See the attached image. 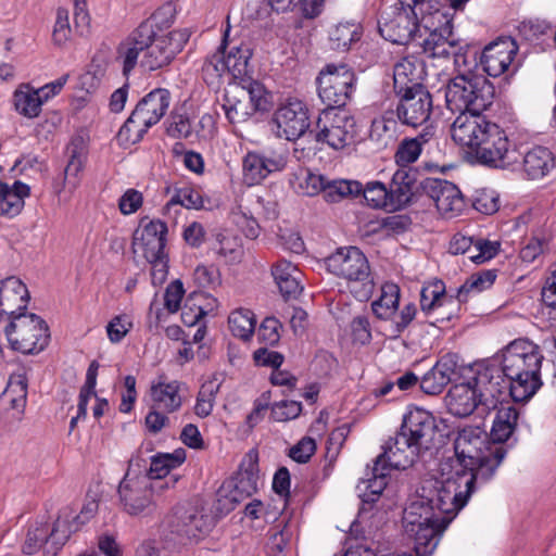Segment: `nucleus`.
Masks as SVG:
<instances>
[{
	"label": "nucleus",
	"mask_w": 556,
	"mask_h": 556,
	"mask_svg": "<svg viewBox=\"0 0 556 556\" xmlns=\"http://www.w3.org/2000/svg\"><path fill=\"white\" fill-rule=\"evenodd\" d=\"M544 355L528 339H516L493 357L478 363V383L484 396H510L515 402L532 397L542 386Z\"/></svg>",
	"instance_id": "1"
},
{
	"label": "nucleus",
	"mask_w": 556,
	"mask_h": 556,
	"mask_svg": "<svg viewBox=\"0 0 556 556\" xmlns=\"http://www.w3.org/2000/svg\"><path fill=\"white\" fill-rule=\"evenodd\" d=\"M486 483H480L470 471L458 470L452 462L442 460L437 472L424 481L419 496L412 503L431 508L444 523H451L467 504L471 494Z\"/></svg>",
	"instance_id": "2"
},
{
	"label": "nucleus",
	"mask_w": 556,
	"mask_h": 556,
	"mask_svg": "<svg viewBox=\"0 0 556 556\" xmlns=\"http://www.w3.org/2000/svg\"><path fill=\"white\" fill-rule=\"evenodd\" d=\"M455 458L452 462L460 471H470L480 480L488 483L504 460L507 450L504 445L491 442L486 432L478 426H469L458 431L454 442Z\"/></svg>",
	"instance_id": "3"
},
{
	"label": "nucleus",
	"mask_w": 556,
	"mask_h": 556,
	"mask_svg": "<svg viewBox=\"0 0 556 556\" xmlns=\"http://www.w3.org/2000/svg\"><path fill=\"white\" fill-rule=\"evenodd\" d=\"M419 7L421 26L427 33L421 47L425 55H443L453 47L452 28L454 12L464 4L454 5L451 0H404Z\"/></svg>",
	"instance_id": "4"
},
{
	"label": "nucleus",
	"mask_w": 556,
	"mask_h": 556,
	"mask_svg": "<svg viewBox=\"0 0 556 556\" xmlns=\"http://www.w3.org/2000/svg\"><path fill=\"white\" fill-rule=\"evenodd\" d=\"M493 86L477 74H458L446 86L445 102L452 112H483L492 104Z\"/></svg>",
	"instance_id": "5"
},
{
	"label": "nucleus",
	"mask_w": 556,
	"mask_h": 556,
	"mask_svg": "<svg viewBox=\"0 0 556 556\" xmlns=\"http://www.w3.org/2000/svg\"><path fill=\"white\" fill-rule=\"evenodd\" d=\"M418 503H409L404 509L403 527L414 539V549L417 556H430L437 548L442 533L450 523H444L431 508H422Z\"/></svg>",
	"instance_id": "6"
},
{
	"label": "nucleus",
	"mask_w": 556,
	"mask_h": 556,
	"mask_svg": "<svg viewBox=\"0 0 556 556\" xmlns=\"http://www.w3.org/2000/svg\"><path fill=\"white\" fill-rule=\"evenodd\" d=\"M327 270L333 276L344 279L350 287L359 285L356 296L367 299L374 289L370 265L366 255L356 247L337 249L325 258Z\"/></svg>",
	"instance_id": "7"
},
{
	"label": "nucleus",
	"mask_w": 556,
	"mask_h": 556,
	"mask_svg": "<svg viewBox=\"0 0 556 556\" xmlns=\"http://www.w3.org/2000/svg\"><path fill=\"white\" fill-rule=\"evenodd\" d=\"M135 463L130 460L129 468L118 485V498L122 509L130 516H148L155 510L154 490L169 485L154 483L150 477L136 472Z\"/></svg>",
	"instance_id": "8"
},
{
	"label": "nucleus",
	"mask_w": 556,
	"mask_h": 556,
	"mask_svg": "<svg viewBox=\"0 0 556 556\" xmlns=\"http://www.w3.org/2000/svg\"><path fill=\"white\" fill-rule=\"evenodd\" d=\"M166 233L165 223L151 220L132 242L134 253L143 256L151 264L153 285L163 283L168 273V257L165 252Z\"/></svg>",
	"instance_id": "9"
},
{
	"label": "nucleus",
	"mask_w": 556,
	"mask_h": 556,
	"mask_svg": "<svg viewBox=\"0 0 556 556\" xmlns=\"http://www.w3.org/2000/svg\"><path fill=\"white\" fill-rule=\"evenodd\" d=\"M11 348L24 354L41 352L49 343L50 333L46 321L36 314L18 313L5 327Z\"/></svg>",
	"instance_id": "10"
},
{
	"label": "nucleus",
	"mask_w": 556,
	"mask_h": 556,
	"mask_svg": "<svg viewBox=\"0 0 556 556\" xmlns=\"http://www.w3.org/2000/svg\"><path fill=\"white\" fill-rule=\"evenodd\" d=\"M317 84L318 96L327 109L341 110L355 90L356 76L346 64H328L320 71Z\"/></svg>",
	"instance_id": "11"
},
{
	"label": "nucleus",
	"mask_w": 556,
	"mask_h": 556,
	"mask_svg": "<svg viewBox=\"0 0 556 556\" xmlns=\"http://www.w3.org/2000/svg\"><path fill=\"white\" fill-rule=\"evenodd\" d=\"M400 287L393 282L382 285L380 295L371 302V311L380 320H389L391 333L400 337L413 323L417 315V306L409 302L400 308Z\"/></svg>",
	"instance_id": "12"
},
{
	"label": "nucleus",
	"mask_w": 556,
	"mask_h": 556,
	"mask_svg": "<svg viewBox=\"0 0 556 556\" xmlns=\"http://www.w3.org/2000/svg\"><path fill=\"white\" fill-rule=\"evenodd\" d=\"M472 376L462 383L454 384L445 395L448 412L456 417H467L479 406L485 409H495L502 403L501 396L489 399L478 383V363L471 367Z\"/></svg>",
	"instance_id": "13"
},
{
	"label": "nucleus",
	"mask_w": 556,
	"mask_h": 556,
	"mask_svg": "<svg viewBox=\"0 0 556 556\" xmlns=\"http://www.w3.org/2000/svg\"><path fill=\"white\" fill-rule=\"evenodd\" d=\"M356 124L353 116L344 110L325 109L319 114L315 139L333 150H342L355 140Z\"/></svg>",
	"instance_id": "14"
},
{
	"label": "nucleus",
	"mask_w": 556,
	"mask_h": 556,
	"mask_svg": "<svg viewBox=\"0 0 556 556\" xmlns=\"http://www.w3.org/2000/svg\"><path fill=\"white\" fill-rule=\"evenodd\" d=\"M473 152L480 164L493 168H509L517 162V153L506 131L493 122Z\"/></svg>",
	"instance_id": "15"
},
{
	"label": "nucleus",
	"mask_w": 556,
	"mask_h": 556,
	"mask_svg": "<svg viewBox=\"0 0 556 556\" xmlns=\"http://www.w3.org/2000/svg\"><path fill=\"white\" fill-rule=\"evenodd\" d=\"M401 7H391L381 13L378 21L380 35L388 41L396 45H407L416 37L419 30L417 14L412 3L399 0Z\"/></svg>",
	"instance_id": "16"
},
{
	"label": "nucleus",
	"mask_w": 556,
	"mask_h": 556,
	"mask_svg": "<svg viewBox=\"0 0 556 556\" xmlns=\"http://www.w3.org/2000/svg\"><path fill=\"white\" fill-rule=\"evenodd\" d=\"M190 38L188 29H175L165 35L154 36L146 48L141 59V66L149 71H156L167 66L182 50Z\"/></svg>",
	"instance_id": "17"
},
{
	"label": "nucleus",
	"mask_w": 556,
	"mask_h": 556,
	"mask_svg": "<svg viewBox=\"0 0 556 556\" xmlns=\"http://www.w3.org/2000/svg\"><path fill=\"white\" fill-rule=\"evenodd\" d=\"M419 189L435 204L443 218H454L463 214L467 203L459 188L445 179L427 177L419 182Z\"/></svg>",
	"instance_id": "18"
},
{
	"label": "nucleus",
	"mask_w": 556,
	"mask_h": 556,
	"mask_svg": "<svg viewBox=\"0 0 556 556\" xmlns=\"http://www.w3.org/2000/svg\"><path fill=\"white\" fill-rule=\"evenodd\" d=\"M153 36V24L150 21H144L118 42L114 60L125 78L128 79L136 68L139 56L146 53V48L151 43Z\"/></svg>",
	"instance_id": "19"
},
{
	"label": "nucleus",
	"mask_w": 556,
	"mask_h": 556,
	"mask_svg": "<svg viewBox=\"0 0 556 556\" xmlns=\"http://www.w3.org/2000/svg\"><path fill=\"white\" fill-rule=\"evenodd\" d=\"M288 163L287 155L277 150L249 151L242 160L243 179L248 186L261 184L270 174L281 172Z\"/></svg>",
	"instance_id": "20"
},
{
	"label": "nucleus",
	"mask_w": 556,
	"mask_h": 556,
	"mask_svg": "<svg viewBox=\"0 0 556 556\" xmlns=\"http://www.w3.org/2000/svg\"><path fill=\"white\" fill-rule=\"evenodd\" d=\"M308 119L306 104L296 98L287 99L274 114L278 136L289 141L300 138L307 130Z\"/></svg>",
	"instance_id": "21"
},
{
	"label": "nucleus",
	"mask_w": 556,
	"mask_h": 556,
	"mask_svg": "<svg viewBox=\"0 0 556 556\" xmlns=\"http://www.w3.org/2000/svg\"><path fill=\"white\" fill-rule=\"evenodd\" d=\"M400 429L425 452L431 447L438 426L434 416L430 412L413 407L403 416Z\"/></svg>",
	"instance_id": "22"
},
{
	"label": "nucleus",
	"mask_w": 556,
	"mask_h": 556,
	"mask_svg": "<svg viewBox=\"0 0 556 556\" xmlns=\"http://www.w3.org/2000/svg\"><path fill=\"white\" fill-rule=\"evenodd\" d=\"M422 451L401 429L382 445L378 464L384 463L392 469H406L412 466Z\"/></svg>",
	"instance_id": "23"
},
{
	"label": "nucleus",
	"mask_w": 556,
	"mask_h": 556,
	"mask_svg": "<svg viewBox=\"0 0 556 556\" xmlns=\"http://www.w3.org/2000/svg\"><path fill=\"white\" fill-rule=\"evenodd\" d=\"M396 94L400 97L396 115L402 124L416 128L429 119L432 98L427 89Z\"/></svg>",
	"instance_id": "24"
},
{
	"label": "nucleus",
	"mask_w": 556,
	"mask_h": 556,
	"mask_svg": "<svg viewBox=\"0 0 556 556\" xmlns=\"http://www.w3.org/2000/svg\"><path fill=\"white\" fill-rule=\"evenodd\" d=\"M518 51L511 37L500 38L484 47L479 65L491 77H498L508 71Z\"/></svg>",
	"instance_id": "25"
},
{
	"label": "nucleus",
	"mask_w": 556,
	"mask_h": 556,
	"mask_svg": "<svg viewBox=\"0 0 556 556\" xmlns=\"http://www.w3.org/2000/svg\"><path fill=\"white\" fill-rule=\"evenodd\" d=\"M451 126L453 140L459 146L470 148L472 151L477 148L486 129L492 122L485 118L482 112H458Z\"/></svg>",
	"instance_id": "26"
},
{
	"label": "nucleus",
	"mask_w": 556,
	"mask_h": 556,
	"mask_svg": "<svg viewBox=\"0 0 556 556\" xmlns=\"http://www.w3.org/2000/svg\"><path fill=\"white\" fill-rule=\"evenodd\" d=\"M443 307H451L446 313H442L437 320H451L459 307L457 298L448 295L445 291V285L442 280L428 282L420 291V308L426 315H430Z\"/></svg>",
	"instance_id": "27"
},
{
	"label": "nucleus",
	"mask_w": 556,
	"mask_h": 556,
	"mask_svg": "<svg viewBox=\"0 0 556 556\" xmlns=\"http://www.w3.org/2000/svg\"><path fill=\"white\" fill-rule=\"evenodd\" d=\"M28 301V290L20 278L12 276L0 280V320L24 313Z\"/></svg>",
	"instance_id": "28"
},
{
	"label": "nucleus",
	"mask_w": 556,
	"mask_h": 556,
	"mask_svg": "<svg viewBox=\"0 0 556 556\" xmlns=\"http://www.w3.org/2000/svg\"><path fill=\"white\" fill-rule=\"evenodd\" d=\"M416 182V170L409 167L397 168L387 185L389 210L397 211L407 206L414 197Z\"/></svg>",
	"instance_id": "29"
},
{
	"label": "nucleus",
	"mask_w": 556,
	"mask_h": 556,
	"mask_svg": "<svg viewBox=\"0 0 556 556\" xmlns=\"http://www.w3.org/2000/svg\"><path fill=\"white\" fill-rule=\"evenodd\" d=\"M170 104V93L167 89L156 88L146 94L136 105L132 113L149 129L157 124L166 114Z\"/></svg>",
	"instance_id": "30"
},
{
	"label": "nucleus",
	"mask_w": 556,
	"mask_h": 556,
	"mask_svg": "<svg viewBox=\"0 0 556 556\" xmlns=\"http://www.w3.org/2000/svg\"><path fill=\"white\" fill-rule=\"evenodd\" d=\"M425 66L414 56L400 60L393 68V83L395 93L412 92L417 89H426L422 86Z\"/></svg>",
	"instance_id": "31"
},
{
	"label": "nucleus",
	"mask_w": 556,
	"mask_h": 556,
	"mask_svg": "<svg viewBox=\"0 0 556 556\" xmlns=\"http://www.w3.org/2000/svg\"><path fill=\"white\" fill-rule=\"evenodd\" d=\"M180 390L181 383L179 381L168 380L165 376H160L150 388V396L154 408L166 414L179 410L184 401Z\"/></svg>",
	"instance_id": "32"
},
{
	"label": "nucleus",
	"mask_w": 556,
	"mask_h": 556,
	"mask_svg": "<svg viewBox=\"0 0 556 556\" xmlns=\"http://www.w3.org/2000/svg\"><path fill=\"white\" fill-rule=\"evenodd\" d=\"M556 167V157L546 147L529 149L522 159V174L529 180L546 177Z\"/></svg>",
	"instance_id": "33"
},
{
	"label": "nucleus",
	"mask_w": 556,
	"mask_h": 556,
	"mask_svg": "<svg viewBox=\"0 0 556 556\" xmlns=\"http://www.w3.org/2000/svg\"><path fill=\"white\" fill-rule=\"evenodd\" d=\"M186 460V452L182 448L176 450L174 453H159L151 457L150 467L144 473L150 477V481L160 480L166 478L172 470L179 467ZM178 481L177 476H170L168 478L169 486H174ZM167 480L161 484H165Z\"/></svg>",
	"instance_id": "34"
},
{
	"label": "nucleus",
	"mask_w": 556,
	"mask_h": 556,
	"mask_svg": "<svg viewBox=\"0 0 556 556\" xmlns=\"http://www.w3.org/2000/svg\"><path fill=\"white\" fill-rule=\"evenodd\" d=\"M271 275L285 298H295L302 292V273L291 262L279 260L273 265Z\"/></svg>",
	"instance_id": "35"
},
{
	"label": "nucleus",
	"mask_w": 556,
	"mask_h": 556,
	"mask_svg": "<svg viewBox=\"0 0 556 556\" xmlns=\"http://www.w3.org/2000/svg\"><path fill=\"white\" fill-rule=\"evenodd\" d=\"M519 419V412L511 405L497 408L490 432L491 442L503 445L514 434Z\"/></svg>",
	"instance_id": "36"
},
{
	"label": "nucleus",
	"mask_w": 556,
	"mask_h": 556,
	"mask_svg": "<svg viewBox=\"0 0 556 556\" xmlns=\"http://www.w3.org/2000/svg\"><path fill=\"white\" fill-rule=\"evenodd\" d=\"M29 193L28 185L22 181H15L12 186L0 182V215L10 217L18 215Z\"/></svg>",
	"instance_id": "37"
},
{
	"label": "nucleus",
	"mask_w": 556,
	"mask_h": 556,
	"mask_svg": "<svg viewBox=\"0 0 556 556\" xmlns=\"http://www.w3.org/2000/svg\"><path fill=\"white\" fill-rule=\"evenodd\" d=\"M299 520L294 516L282 517L270 530V548L282 553L298 539Z\"/></svg>",
	"instance_id": "38"
},
{
	"label": "nucleus",
	"mask_w": 556,
	"mask_h": 556,
	"mask_svg": "<svg viewBox=\"0 0 556 556\" xmlns=\"http://www.w3.org/2000/svg\"><path fill=\"white\" fill-rule=\"evenodd\" d=\"M13 104L20 115L36 118L40 115L45 103L35 88L29 84H23L13 93Z\"/></svg>",
	"instance_id": "39"
},
{
	"label": "nucleus",
	"mask_w": 556,
	"mask_h": 556,
	"mask_svg": "<svg viewBox=\"0 0 556 556\" xmlns=\"http://www.w3.org/2000/svg\"><path fill=\"white\" fill-rule=\"evenodd\" d=\"M363 28L354 21L340 22L329 31V41L333 50L346 51L361 39Z\"/></svg>",
	"instance_id": "40"
},
{
	"label": "nucleus",
	"mask_w": 556,
	"mask_h": 556,
	"mask_svg": "<svg viewBox=\"0 0 556 556\" xmlns=\"http://www.w3.org/2000/svg\"><path fill=\"white\" fill-rule=\"evenodd\" d=\"M222 106L230 124L244 123L255 114L250 106L249 99H245L239 89L235 93L226 92Z\"/></svg>",
	"instance_id": "41"
},
{
	"label": "nucleus",
	"mask_w": 556,
	"mask_h": 556,
	"mask_svg": "<svg viewBox=\"0 0 556 556\" xmlns=\"http://www.w3.org/2000/svg\"><path fill=\"white\" fill-rule=\"evenodd\" d=\"M252 56L250 43H235L227 50L225 48V60L229 67V75L237 79L242 78L249 72V62Z\"/></svg>",
	"instance_id": "42"
},
{
	"label": "nucleus",
	"mask_w": 556,
	"mask_h": 556,
	"mask_svg": "<svg viewBox=\"0 0 556 556\" xmlns=\"http://www.w3.org/2000/svg\"><path fill=\"white\" fill-rule=\"evenodd\" d=\"M199 210L203 207V198L197 188L190 185L175 187L173 193L164 206V213L170 214L172 211L177 213V207Z\"/></svg>",
	"instance_id": "43"
},
{
	"label": "nucleus",
	"mask_w": 556,
	"mask_h": 556,
	"mask_svg": "<svg viewBox=\"0 0 556 556\" xmlns=\"http://www.w3.org/2000/svg\"><path fill=\"white\" fill-rule=\"evenodd\" d=\"M553 30L554 27L542 20L529 21L521 26L525 39L542 51L552 48Z\"/></svg>",
	"instance_id": "44"
},
{
	"label": "nucleus",
	"mask_w": 556,
	"mask_h": 556,
	"mask_svg": "<svg viewBox=\"0 0 556 556\" xmlns=\"http://www.w3.org/2000/svg\"><path fill=\"white\" fill-rule=\"evenodd\" d=\"M391 470L393 469L384 463L378 464V459L376 458L371 469V477L362 482L365 488V491L362 494L363 502L370 503L378 498L388 484V476Z\"/></svg>",
	"instance_id": "45"
},
{
	"label": "nucleus",
	"mask_w": 556,
	"mask_h": 556,
	"mask_svg": "<svg viewBox=\"0 0 556 556\" xmlns=\"http://www.w3.org/2000/svg\"><path fill=\"white\" fill-rule=\"evenodd\" d=\"M397 122L393 112H387L375 118L370 127V139L387 148L396 140Z\"/></svg>",
	"instance_id": "46"
},
{
	"label": "nucleus",
	"mask_w": 556,
	"mask_h": 556,
	"mask_svg": "<svg viewBox=\"0 0 556 556\" xmlns=\"http://www.w3.org/2000/svg\"><path fill=\"white\" fill-rule=\"evenodd\" d=\"M211 529V520L203 514L192 510L179 517L177 533L188 539H199Z\"/></svg>",
	"instance_id": "47"
},
{
	"label": "nucleus",
	"mask_w": 556,
	"mask_h": 556,
	"mask_svg": "<svg viewBox=\"0 0 556 556\" xmlns=\"http://www.w3.org/2000/svg\"><path fill=\"white\" fill-rule=\"evenodd\" d=\"M227 34L228 29L226 30L223 42L217 51L207 55L202 65L203 78L207 85H214L225 74H229V67H227L225 60V41Z\"/></svg>",
	"instance_id": "48"
},
{
	"label": "nucleus",
	"mask_w": 556,
	"mask_h": 556,
	"mask_svg": "<svg viewBox=\"0 0 556 556\" xmlns=\"http://www.w3.org/2000/svg\"><path fill=\"white\" fill-rule=\"evenodd\" d=\"M496 277V269H486L472 274L458 289V303L466 301L467 295L471 292L480 293L491 288L495 282Z\"/></svg>",
	"instance_id": "49"
},
{
	"label": "nucleus",
	"mask_w": 556,
	"mask_h": 556,
	"mask_svg": "<svg viewBox=\"0 0 556 556\" xmlns=\"http://www.w3.org/2000/svg\"><path fill=\"white\" fill-rule=\"evenodd\" d=\"M228 325L235 337L247 341L251 338L255 328L254 314L250 309H236L230 313Z\"/></svg>",
	"instance_id": "50"
},
{
	"label": "nucleus",
	"mask_w": 556,
	"mask_h": 556,
	"mask_svg": "<svg viewBox=\"0 0 556 556\" xmlns=\"http://www.w3.org/2000/svg\"><path fill=\"white\" fill-rule=\"evenodd\" d=\"M45 544L51 546L49 526L42 522H36L29 526L22 546L23 553L26 555L36 554ZM47 554H52L51 547L47 549Z\"/></svg>",
	"instance_id": "51"
},
{
	"label": "nucleus",
	"mask_w": 556,
	"mask_h": 556,
	"mask_svg": "<svg viewBox=\"0 0 556 556\" xmlns=\"http://www.w3.org/2000/svg\"><path fill=\"white\" fill-rule=\"evenodd\" d=\"M362 184L356 180H333L325 181L323 190L324 198L327 202L336 203L348 195L361 194Z\"/></svg>",
	"instance_id": "52"
},
{
	"label": "nucleus",
	"mask_w": 556,
	"mask_h": 556,
	"mask_svg": "<svg viewBox=\"0 0 556 556\" xmlns=\"http://www.w3.org/2000/svg\"><path fill=\"white\" fill-rule=\"evenodd\" d=\"M148 130L149 128L131 112L130 116L121 127L116 139L119 146L129 148L141 141Z\"/></svg>",
	"instance_id": "53"
},
{
	"label": "nucleus",
	"mask_w": 556,
	"mask_h": 556,
	"mask_svg": "<svg viewBox=\"0 0 556 556\" xmlns=\"http://www.w3.org/2000/svg\"><path fill=\"white\" fill-rule=\"evenodd\" d=\"M361 194H363L366 203L374 208L389 210V197L387 185L379 180L368 181L362 185Z\"/></svg>",
	"instance_id": "54"
},
{
	"label": "nucleus",
	"mask_w": 556,
	"mask_h": 556,
	"mask_svg": "<svg viewBox=\"0 0 556 556\" xmlns=\"http://www.w3.org/2000/svg\"><path fill=\"white\" fill-rule=\"evenodd\" d=\"M70 515L71 514L66 511H62L54 522L53 528L51 530L49 529L52 555H55L70 539L71 534L75 532L70 525Z\"/></svg>",
	"instance_id": "55"
},
{
	"label": "nucleus",
	"mask_w": 556,
	"mask_h": 556,
	"mask_svg": "<svg viewBox=\"0 0 556 556\" xmlns=\"http://www.w3.org/2000/svg\"><path fill=\"white\" fill-rule=\"evenodd\" d=\"M70 160L64 169L65 180H68L74 186L78 181V176L85 167L87 153L81 146L71 144L68 148Z\"/></svg>",
	"instance_id": "56"
},
{
	"label": "nucleus",
	"mask_w": 556,
	"mask_h": 556,
	"mask_svg": "<svg viewBox=\"0 0 556 556\" xmlns=\"http://www.w3.org/2000/svg\"><path fill=\"white\" fill-rule=\"evenodd\" d=\"M72 39V27L70 24V12L65 8H58L55 22L52 29V41L58 47H64Z\"/></svg>",
	"instance_id": "57"
},
{
	"label": "nucleus",
	"mask_w": 556,
	"mask_h": 556,
	"mask_svg": "<svg viewBox=\"0 0 556 556\" xmlns=\"http://www.w3.org/2000/svg\"><path fill=\"white\" fill-rule=\"evenodd\" d=\"M218 389L219 386L212 381L202 384L194 405L197 416L204 418L212 413Z\"/></svg>",
	"instance_id": "58"
},
{
	"label": "nucleus",
	"mask_w": 556,
	"mask_h": 556,
	"mask_svg": "<svg viewBox=\"0 0 556 556\" xmlns=\"http://www.w3.org/2000/svg\"><path fill=\"white\" fill-rule=\"evenodd\" d=\"M472 206L482 214L492 215L500 208L498 193L493 189H479L472 197Z\"/></svg>",
	"instance_id": "59"
},
{
	"label": "nucleus",
	"mask_w": 556,
	"mask_h": 556,
	"mask_svg": "<svg viewBox=\"0 0 556 556\" xmlns=\"http://www.w3.org/2000/svg\"><path fill=\"white\" fill-rule=\"evenodd\" d=\"M239 91L245 99H249L254 113L265 112L269 109V96L261 83L252 81L247 89H239Z\"/></svg>",
	"instance_id": "60"
},
{
	"label": "nucleus",
	"mask_w": 556,
	"mask_h": 556,
	"mask_svg": "<svg viewBox=\"0 0 556 556\" xmlns=\"http://www.w3.org/2000/svg\"><path fill=\"white\" fill-rule=\"evenodd\" d=\"M28 381L24 372H14L10 376L3 393L15 400L17 407H26Z\"/></svg>",
	"instance_id": "61"
},
{
	"label": "nucleus",
	"mask_w": 556,
	"mask_h": 556,
	"mask_svg": "<svg viewBox=\"0 0 556 556\" xmlns=\"http://www.w3.org/2000/svg\"><path fill=\"white\" fill-rule=\"evenodd\" d=\"M281 328L282 325L276 317H266L257 329V341L265 346L276 345L281 338Z\"/></svg>",
	"instance_id": "62"
},
{
	"label": "nucleus",
	"mask_w": 556,
	"mask_h": 556,
	"mask_svg": "<svg viewBox=\"0 0 556 556\" xmlns=\"http://www.w3.org/2000/svg\"><path fill=\"white\" fill-rule=\"evenodd\" d=\"M132 319L127 314L114 316L106 325V334L111 343H119L132 329Z\"/></svg>",
	"instance_id": "63"
},
{
	"label": "nucleus",
	"mask_w": 556,
	"mask_h": 556,
	"mask_svg": "<svg viewBox=\"0 0 556 556\" xmlns=\"http://www.w3.org/2000/svg\"><path fill=\"white\" fill-rule=\"evenodd\" d=\"M421 153V143L418 138L405 139L401 142L395 153V162L399 168L407 167L416 162Z\"/></svg>",
	"instance_id": "64"
}]
</instances>
